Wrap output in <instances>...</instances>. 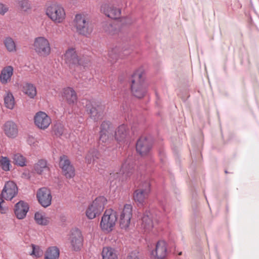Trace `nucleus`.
Segmentation results:
<instances>
[{"instance_id": "1", "label": "nucleus", "mask_w": 259, "mask_h": 259, "mask_svg": "<svg viewBox=\"0 0 259 259\" xmlns=\"http://www.w3.org/2000/svg\"><path fill=\"white\" fill-rule=\"evenodd\" d=\"M148 87L144 69L142 68L137 69L131 78L130 88L133 96L135 97H144L147 96Z\"/></svg>"}, {"instance_id": "2", "label": "nucleus", "mask_w": 259, "mask_h": 259, "mask_svg": "<svg viewBox=\"0 0 259 259\" xmlns=\"http://www.w3.org/2000/svg\"><path fill=\"white\" fill-rule=\"evenodd\" d=\"M46 14L48 18L56 24L63 23L66 18V13L64 8L59 4H52L46 9Z\"/></svg>"}, {"instance_id": "3", "label": "nucleus", "mask_w": 259, "mask_h": 259, "mask_svg": "<svg viewBox=\"0 0 259 259\" xmlns=\"http://www.w3.org/2000/svg\"><path fill=\"white\" fill-rule=\"evenodd\" d=\"M72 23L76 32L80 35L87 36L93 31L88 18L84 14L79 13L76 14Z\"/></svg>"}, {"instance_id": "4", "label": "nucleus", "mask_w": 259, "mask_h": 259, "mask_svg": "<svg viewBox=\"0 0 259 259\" xmlns=\"http://www.w3.org/2000/svg\"><path fill=\"white\" fill-rule=\"evenodd\" d=\"M64 60L69 68L75 71H79L85 66L87 63L82 58H79L74 48H69L64 54Z\"/></svg>"}, {"instance_id": "5", "label": "nucleus", "mask_w": 259, "mask_h": 259, "mask_svg": "<svg viewBox=\"0 0 259 259\" xmlns=\"http://www.w3.org/2000/svg\"><path fill=\"white\" fill-rule=\"evenodd\" d=\"M32 46L33 50L39 57L45 58L51 54L52 49L50 42L44 36L36 37Z\"/></svg>"}, {"instance_id": "6", "label": "nucleus", "mask_w": 259, "mask_h": 259, "mask_svg": "<svg viewBox=\"0 0 259 259\" xmlns=\"http://www.w3.org/2000/svg\"><path fill=\"white\" fill-rule=\"evenodd\" d=\"M117 219V215L115 211L112 209L106 210L100 222L102 230L106 233L111 232L115 225Z\"/></svg>"}, {"instance_id": "7", "label": "nucleus", "mask_w": 259, "mask_h": 259, "mask_svg": "<svg viewBox=\"0 0 259 259\" xmlns=\"http://www.w3.org/2000/svg\"><path fill=\"white\" fill-rule=\"evenodd\" d=\"M107 201L106 198L104 196L97 197L87 209L86 211L87 217L90 219L96 218L103 210Z\"/></svg>"}, {"instance_id": "8", "label": "nucleus", "mask_w": 259, "mask_h": 259, "mask_svg": "<svg viewBox=\"0 0 259 259\" xmlns=\"http://www.w3.org/2000/svg\"><path fill=\"white\" fill-rule=\"evenodd\" d=\"M133 164L131 162V159H127L122 164L119 172H113L110 174L109 180L113 181L118 179L119 180L123 181L130 177L133 172Z\"/></svg>"}, {"instance_id": "9", "label": "nucleus", "mask_w": 259, "mask_h": 259, "mask_svg": "<svg viewBox=\"0 0 259 259\" xmlns=\"http://www.w3.org/2000/svg\"><path fill=\"white\" fill-rule=\"evenodd\" d=\"M151 191L149 181H145L134 193V199L138 205H143Z\"/></svg>"}, {"instance_id": "10", "label": "nucleus", "mask_w": 259, "mask_h": 259, "mask_svg": "<svg viewBox=\"0 0 259 259\" xmlns=\"http://www.w3.org/2000/svg\"><path fill=\"white\" fill-rule=\"evenodd\" d=\"M93 99L87 100L86 108L90 114L91 118L95 121H97L103 117L104 107L98 104Z\"/></svg>"}, {"instance_id": "11", "label": "nucleus", "mask_w": 259, "mask_h": 259, "mask_svg": "<svg viewBox=\"0 0 259 259\" xmlns=\"http://www.w3.org/2000/svg\"><path fill=\"white\" fill-rule=\"evenodd\" d=\"M112 137L113 131L110 122L107 121H104L100 126L99 144L102 143L106 145Z\"/></svg>"}, {"instance_id": "12", "label": "nucleus", "mask_w": 259, "mask_h": 259, "mask_svg": "<svg viewBox=\"0 0 259 259\" xmlns=\"http://www.w3.org/2000/svg\"><path fill=\"white\" fill-rule=\"evenodd\" d=\"M36 197L39 204L44 207H47L51 204L52 196L50 190L47 188H39L37 191Z\"/></svg>"}, {"instance_id": "13", "label": "nucleus", "mask_w": 259, "mask_h": 259, "mask_svg": "<svg viewBox=\"0 0 259 259\" xmlns=\"http://www.w3.org/2000/svg\"><path fill=\"white\" fill-rule=\"evenodd\" d=\"M59 166L67 178H72L75 176V169L67 156L63 155L60 157Z\"/></svg>"}, {"instance_id": "14", "label": "nucleus", "mask_w": 259, "mask_h": 259, "mask_svg": "<svg viewBox=\"0 0 259 259\" xmlns=\"http://www.w3.org/2000/svg\"><path fill=\"white\" fill-rule=\"evenodd\" d=\"M71 247L73 250H79L83 245V237L80 230L77 228L71 230L69 238Z\"/></svg>"}, {"instance_id": "15", "label": "nucleus", "mask_w": 259, "mask_h": 259, "mask_svg": "<svg viewBox=\"0 0 259 259\" xmlns=\"http://www.w3.org/2000/svg\"><path fill=\"white\" fill-rule=\"evenodd\" d=\"M133 207L131 204H126L120 214L119 224L121 229H126L130 224L132 217Z\"/></svg>"}, {"instance_id": "16", "label": "nucleus", "mask_w": 259, "mask_h": 259, "mask_svg": "<svg viewBox=\"0 0 259 259\" xmlns=\"http://www.w3.org/2000/svg\"><path fill=\"white\" fill-rule=\"evenodd\" d=\"M151 147V141L148 137H141L137 142L136 150L142 156L148 154Z\"/></svg>"}, {"instance_id": "17", "label": "nucleus", "mask_w": 259, "mask_h": 259, "mask_svg": "<svg viewBox=\"0 0 259 259\" xmlns=\"http://www.w3.org/2000/svg\"><path fill=\"white\" fill-rule=\"evenodd\" d=\"M34 120L35 124L41 130L48 128L52 122L51 118L43 111L37 112L34 116Z\"/></svg>"}, {"instance_id": "18", "label": "nucleus", "mask_w": 259, "mask_h": 259, "mask_svg": "<svg viewBox=\"0 0 259 259\" xmlns=\"http://www.w3.org/2000/svg\"><path fill=\"white\" fill-rule=\"evenodd\" d=\"M101 11L108 17L114 19L119 18L121 14L120 9L110 3L103 4L101 7Z\"/></svg>"}, {"instance_id": "19", "label": "nucleus", "mask_w": 259, "mask_h": 259, "mask_svg": "<svg viewBox=\"0 0 259 259\" xmlns=\"http://www.w3.org/2000/svg\"><path fill=\"white\" fill-rule=\"evenodd\" d=\"M18 188L13 181L7 182L2 191V196L6 200H12L17 194Z\"/></svg>"}, {"instance_id": "20", "label": "nucleus", "mask_w": 259, "mask_h": 259, "mask_svg": "<svg viewBox=\"0 0 259 259\" xmlns=\"http://www.w3.org/2000/svg\"><path fill=\"white\" fill-rule=\"evenodd\" d=\"M153 215L151 211H146L141 220V228L145 232H149L153 227Z\"/></svg>"}, {"instance_id": "21", "label": "nucleus", "mask_w": 259, "mask_h": 259, "mask_svg": "<svg viewBox=\"0 0 259 259\" xmlns=\"http://www.w3.org/2000/svg\"><path fill=\"white\" fill-rule=\"evenodd\" d=\"M151 254L157 259L164 258L167 254L166 242L163 240L158 241L156 243L155 250H153Z\"/></svg>"}, {"instance_id": "22", "label": "nucleus", "mask_w": 259, "mask_h": 259, "mask_svg": "<svg viewBox=\"0 0 259 259\" xmlns=\"http://www.w3.org/2000/svg\"><path fill=\"white\" fill-rule=\"evenodd\" d=\"M14 74V68L11 65L4 67L0 73V81L3 84H6L11 80Z\"/></svg>"}, {"instance_id": "23", "label": "nucleus", "mask_w": 259, "mask_h": 259, "mask_svg": "<svg viewBox=\"0 0 259 259\" xmlns=\"http://www.w3.org/2000/svg\"><path fill=\"white\" fill-rule=\"evenodd\" d=\"M29 206L27 203L20 201L15 204V214L18 219H24L28 211Z\"/></svg>"}, {"instance_id": "24", "label": "nucleus", "mask_w": 259, "mask_h": 259, "mask_svg": "<svg viewBox=\"0 0 259 259\" xmlns=\"http://www.w3.org/2000/svg\"><path fill=\"white\" fill-rule=\"evenodd\" d=\"M129 134L128 127L125 124L119 125L115 132V138L119 143H124Z\"/></svg>"}, {"instance_id": "25", "label": "nucleus", "mask_w": 259, "mask_h": 259, "mask_svg": "<svg viewBox=\"0 0 259 259\" xmlns=\"http://www.w3.org/2000/svg\"><path fill=\"white\" fill-rule=\"evenodd\" d=\"M5 134L9 138H14L18 135V128L15 123L12 121H8L4 125Z\"/></svg>"}, {"instance_id": "26", "label": "nucleus", "mask_w": 259, "mask_h": 259, "mask_svg": "<svg viewBox=\"0 0 259 259\" xmlns=\"http://www.w3.org/2000/svg\"><path fill=\"white\" fill-rule=\"evenodd\" d=\"M34 170L38 175L49 174L50 168L47 161L44 159H40L34 165Z\"/></svg>"}, {"instance_id": "27", "label": "nucleus", "mask_w": 259, "mask_h": 259, "mask_svg": "<svg viewBox=\"0 0 259 259\" xmlns=\"http://www.w3.org/2000/svg\"><path fill=\"white\" fill-rule=\"evenodd\" d=\"M21 91L25 95L29 97H35L37 94L35 86L29 82H25L22 85Z\"/></svg>"}, {"instance_id": "28", "label": "nucleus", "mask_w": 259, "mask_h": 259, "mask_svg": "<svg viewBox=\"0 0 259 259\" xmlns=\"http://www.w3.org/2000/svg\"><path fill=\"white\" fill-rule=\"evenodd\" d=\"M59 249L56 246H51L46 251L45 259H59Z\"/></svg>"}, {"instance_id": "29", "label": "nucleus", "mask_w": 259, "mask_h": 259, "mask_svg": "<svg viewBox=\"0 0 259 259\" xmlns=\"http://www.w3.org/2000/svg\"><path fill=\"white\" fill-rule=\"evenodd\" d=\"M102 256V259H118L115 250L110 247L103 248Z\"/></svg>"}, {"instance_id": "30", "label": "nucleus", "mask_w": 259, "mask_h": 259, "mask_svg": "<svg viewBox=\"0 0 259 259\" xmlns=\"http://www.w3.org/2000/svg\"><path fill=\"white\" fill-rule=\"evenodd\" d=\"M99 153L95 149H91L85 157V161L88 164L92 162L95 163L97 159H98Z\"/></svg>"}, {"instance_id": "31", "label": "nucleus", "mask_w": 259, "mask_h": 259, "mask_svg": "<svg viewBox=\"0 0 259 259\" xmlns=\"http://www.w3.org/2000/svg\"><path fill=\"white\" fill-rule=\"evenodd\" d=\"M34 220L37 224L46 226L49 224V218L45 217L43 212H36L34 214Z\"/></svg>"}, {"instance_id": "32", "label": "nucleus", "mask_w": 259, "mask_h": 259, "mask_svg": "<svg viewBox=\"0 0 259 259\" xmlns=\"http://www.w3.org/2000/svg\"><path fill=\"white\" fill-rule=\"evenodd\" d=\"M14 163L18 166L23 167L26 165V159L22 154L16 153L13 156Z\"/></svg>"}, {"instance_id": "33", "label": "nucleus", "mask_w": 259, "mask_h": 259, "mask_svg": "<svg viewBox=\"0 0 259 259\" xmlns=\"http://www.w3.org/2000/svg\"><path fill=\"white\" fill-rule=\"evenodd\" d=\"M4 44L7 50L10 52L16 51V46L13 39L11 37H7L4 41Z\"/></svg>"}, {"instance_id": "34", "label": "nucleus", "mask_w": 259, "mask_h": 259, "mask_svg": "<svg viewBox=\"0 0 259 259\" xmlns=\"http://www.w3.org/2000/svg\"><path fill=\"white\" fill-rule=\"evenodd\" d=\"M19 8L23 11H27L31 9V4L29 0H17Z\"/></svg>"}, {"instance_id": "35", "label": "nucleus", "mask_w": 259, "mask_h": 259, "mask_svg": "<svg viewBox=\"0 0 259 259\" xmlns=\"http://www.w3.org/2000/svg\"><path fill=\"white\" fill-rule=\"evenodd\" d=\"M61 95L64 97H76V96L75 91L71 87H66L63 89Z\"/></svg>"}, {"instance_id": "36", "label": "nucleus", "mask_w": 259, "mask_h": 259, "mask_svg": "<svg viewBox=\"0 0 259 259\" xmlns=\"http://www.w3.org/2000/svg\"><path fill=\"white\" fill-rule=\"evenodd\" d=\"M10 160L7 157L2 156L0 159V166L3 170L7 171L10 170Z\"/></svg>"}, {"instance_id": "37", "label": "nucleus", "mask_w": 259, "mask_h": 259, "mask_svg": "<svg viewBox=\"0 0 259 259\" xmlns=\"http://www.w3.org/2000/svg\"><path fill=\"white\" fill-rule=\"evenodd\" d=\"M53 131L56 136L60 137L63 133V125L60 123H56L53 127Z\"/></svg>"}, {"instance_id": "38", "label": "nucleus", "mask_w": 259, "mask_h": 259, "mask_svg": "<svg viewBox=\"0 0 259 259\" xmlns=\"http://www.w3.org/2000/svg\"><path fill=\"white\" fill-rule=\"evenodd\" d=\"M125 259H144V257L138 251L134 250L130 252Z\"/></svg>"}, {"instance_id": "39", "label": "nucleus", "mask_w": 259, "mask_h": 259, "mask_svg": "<svg viewBox=\"0 0 259 259\" xmlns=\"http://www.w3.org/2000/svg\"><path fill=\"white\" fill-rule=\"evenodd\" d=\"M117 50L116 49L112 50L109 54V57L113 60H117L118 59H123V55L122 53L116 54Z\"/></svg>"}, {"instance_id": "40", "label": "nucleus", "mask_w": 259, "mask_h": 259, "mask_svg": "<svg viewBox=\"0 0 259 259\" xmlns=\"http://www.w3.org/2000/svg\"><path fill=\"white\" fill-rule=\"evenodd\" d=\"M6 107L10 109H13L15 105V98H4Z\"/></svg>"}, {"instance_id": "41", "label": "nucleus", "mask_w": 259, "mask_h": 259, "mask_svg": "<svg viewBox=\"0 0 259 259\" xmlns=\"http://www.w3.org/2000/svg\"><path fill=\"white\" fill-rule=\"evenodd\" d=\"M32 251L31 254L34 255L37 257H39L42 255V251L38 247L32 245Z\"/></svg>"}, {"instance_id": "42", "label": "nucleus", "mask_w": 259, "mask_h": 259, "mask_svg": "<svg viewBox=\"0 0 259 259\" xmlns=\"http://www.w3.org/2000/svg\"><path fill=\"white\" fill-rule=\"evenodd\" d=\"M27 143L30 146H34L35 144L37 142L36 139L32 136H29L27 138Z\"/></svg>"}, {"instance_id": "43", "label": "nucleus", "mask_w": 259, "mask_h": 259, "mask_svg": "<svg viewBox=\"0 0 259 259\" xmlns=\"http://www.w3.org/2000/svg\"><path fill=\"white\" fill-rule=\"evenodd\" d=\"M8 10V7L3 3H0V14L4 15Z\"/></svg>"}, {"instance_id": "44", "label": "nucleus", "mask_w": 259, "mask_h": 259, "mask_svg": "<svg viewBox=\"0 0 259 259\" xmlns=\"http://www.w3.org/2000/svg\"><path fill=\"white\" fill-rule=\"evenodd\" d=\"M160 204H161V205H162V206L163 207V209L164 211L165 212H168V205L167 206L166 204H164L162 202H160Z\"/></svg>"}, {"instance_id": "45", "label": "nucleus", "mask_w": 259, "mask_h": 259, "mask_svg": "<svg viewBox=\"0 0 259 259\" xmlns=\"http://www.w3.org/2000/svg\"><path fill=\"white\" fill-rule=\"evenodd\" d=\"M3 198V197H2V198L0 197V211L2 213H4V212L3 211V209L1 205L2 203H3L4 201Z\"/></svg>"}, {"instance_id": "46", "label": "nucleus", "mask_w": 259, "mask_h": 259, "mask_svg": "<svg viewBox=\"0 0 259 259\" xmlns=\"http://www.w3.org/2000/svg\"><path fill=\"white\" fill-rule=\"evenodd\" d=\"M6 97H13V96L11 92H8Z\"/></svg>"}, {"instance_id": "47", "label": "nucleus", "mask_w": 259, "mask_h": 259, "mask_svg": "<svg viewBox=\"0 0 259 259\" xmlns=\"http://www.w3.org/2000/svg\"><path fill=\"white\" fill-rule=\"evenodd\" d=\"M182 252H179V255H182Z\"/></svg>"}, {"instance_id": "48", "label": "nucleus", "mask_w": 259, "mask_h": 259, "mask_svg": "<svg viewBox=\"0 0 259 259\" xmlns=\"http://www.w3.org/2000/svg\"><path fill=\"white\" fill-rule=\"evenodd\" d=\"M116 61V60H113V59H112V60H111V61Z\"/></svg>"}]
</instances>
